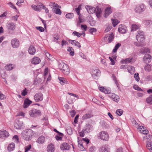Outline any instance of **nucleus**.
I'll use <instances>...</instances> for the list:
<instances>
[{
	"instance_id": "30",
	"label": "nucleus",
	"mask_w": 152,
	"mask_h": 152,
	"mask_svg": "<svg viewBox=\"0 0 152 152\" xmlns=\"http://www.w3.org/2000/svg\"><path fill=\"white\" fill-rule=\"evenodd\" d=\"M99 152H109L108 148L104 145L101 147L99 150Z\"/></svg>"
},
{
	"instance_id": "51",
	"label": "nucleus",
	"mask_w": 152,
	"mask_h": 152,
	"mask_svg": "<svg viewBox=\"0 0 152 152\" xmlns=\"http://www.w3.org/2000/svg\"><path fill=\"white\" fill-rule=\"evenodd\" d=\"M114 38L113 35V34L112 33L110 35L108 36V39L109 40V42H111Z\"/></svg>"
},
{
	"instance_id": "21",
	"label": "nucleus",
	"mask_w": 152,
	"mask_h": 152,
	"mask_svg": "<svg viewBox=\"0 0 152 152\" xmlns=\"http://www.w3.org/2000/svg\"><path fill=\"white\" fill-rule=\"evenodd\" d=\"M69 42L72 44L77 47L79 48H80L81 47L80 43L77 41L70 39L69 40Z\"/></svg>"
},
{
	"instance_id": "9",
	"label": "nucleus",
	"mask_w": 152,
	"mask_h": 152,
	"mask_svg": "<svg viewBox=\"0 0 152 152\" xmlns=\"http://www.w3.org/2000/svg\"><path fill=\"white\" fill-rule=\"evenodd\" d=\"M23 122L19 120H17L14 124L15 127L16 129H20L23 126Z\"/></svg>"
},
{
	"instance_id": "53",
	"label": "nucleus",
	"mask_w": 152,
	"mask_h": 152,
	"mask_svg": "<svg viewBox=\"0 0 152 152\" xmlns=\"http://www.w3.org/2000/svg\"><path fill=\"white\" fill-rule=\"evenodd\" d=\"M134 88L137 91H143V90L137 85H134L133 86Z\"/></svg>"
},
{
	"instance_id": "42",
	"label": "nucleus",
	"mask_w": 152,
	"mask_h": 152,
	"mask_svg": "<svg viewBox=\"0 0 152 152\" xmlns=\"http://www.w3.org/2000/svg\"><path fill=\"white\" fill-rule=\"evenodd\" d=\"M139 28V26L136 24H133L132 26V31H135Z\"/></svg>"
},
{
	"instance_id": "45",
	"label": "nucleus",
	"mask_w": 152,
	"mask_h": 152,
	"mask_svg": "<svg viewBox=\"0 0 152 152\" xmlns=\"http://www.w3.org/2000/svg\"><path fill=\"white\" fill-rule=\"evenodd\" d=\"M146 101L148 103L150 104H152V96L150 95L146 99Z\"/></svg>"
},
{
	"instance_id": "55",
	"label": "nucleus",
	"mask_w": 152,
	"mask_h": 152,
	"mask_svg": "<svg viewBox=\"0 0 152 152\" xmlns=\"http://www.w3.org/2000/svg\"><path fill=\"white\" fill-rule=\"evenodd\" d=\"M134 77L136 81L137 82L139 81L140 80V78L138 73H135L134 74Z\"/></svg>"
},
{
	"instance_id": "23",
	"label": "nucleus",
	"mask_w": 152,
	"mask_h": 152,
	"mask_svg": "<svg viewBox=\"0 0 152 152\" xmlns=\"http://www.w3.org/2000/svg\"><path fill=\"white\" fill-rule=\"evenodd\" d=\"M45 141V138L43 136H40L36 140L37 143L42 144L44 143Z\"/></svg>"
},
{
	"instance_id": "37",
	"label": "nucleus",
	"mask_w": 152,
	"mask_h": 152,
	"mask_svg": "<svg viewBox=\"0 0 152 152\" xmlns=\"http://www.w3.org/2000/svg\"><path fill=\"white\" fill-rule=\"evenodd\" d=\"M146 146L150 152H152V142H147Z\"/></svg>"
},
{
	"instance_id": "5",
	"label": "nucleus",
	"mask_w": 152,
	"mask_h": 152,
	"mask_svg": "<svg viewBox=\"0 0 152 152\" xmlns=\"http://www.w3.org/2000/svg\"><path fill=\"white\" fill-rule=\"evenodd\" d=\"M136 39L137 41L144 42L145 39L144 32L142 31H138L136 36Z\"/></svg>"
},
{
	"instance_id": "54",
	"label": "nucleus",
	"mask_w": 152,
	"mask_h": 152,
	"mask_svg": "<svg viewBox=\"0 0 152 152\" xmlns=\"http://www.w3.org/2000/svg\"><path fill=\"white\" fill-rule=\"evenodd\" d=\"M116 113L117 114H118L119 116H120L122 114L123 111L121 110L118 109L116 110Z\"/></svg>"
},
{
	"instance_id": "24",
	"label": "nucleus",
	"mask_w": 152,
	"mask_h": 152,
	"mask_svg": "<svg viewBox=\"0 0 152 152\" xmlns=\"http://www.w3.org/2000/svg\"><path fill=\"white\" fill-rule=\"evenodd\" d=\"M32 102L28 99H26L24 101L23 107L25 108H27Z\"/></svg>"
},
{
	"instance_id": "62",
	"label": "nucleus",
	"mask_w": 152,
	"mask_h": 152,
	"mask_svg": "<svg viewBox=\"0 0 152 152\" xmlns=\"http://www.w3.org/2000/svg\"><path fill=\"white\" fill-rule=\"evenodd\" d=\"M8 5H9L10 6L11 8L17 10V8L15 7L13 4L11 2H10L7 4Z\"/></svg>"
},
{
	"instance_id": "49",
	"label": "nucleus",
	"mask_w": 152,
	"mask_h": 152,
	"mask_svg": "<svg viewBox=\"0 0 152 152\" xmlns=\"http://www.w3.org/2000/svg\"><path fill=\"white\" fill-rule=\"evenodd\" d=\"M112 77L113 80L114 81L117 87L119 89H120V88L119 86V84L118 83L117 81L116 80V78L115 77L114 75H113Z\"/></svg>"
},
{
	"instance_id": "15",
	"label": "nucleus",
	"mask_w": 152,
	"mask_h": 152,
	"mask_svg": "<svg viewBox=\"0 0 152 152\" xmlns=\"http://www.w3.org/2000/svg\"><path fill=\"white\" fill-rule=\"evenodd\" d=\"M11 44L13 48H17L19 45V41L16 39H14L11 41Z\"/></svg>"
},
{
	"instance_id": "29",
	"label": "nucleus",
	"mask_w": 152,
	"mask_h": 152,
	"mask_svg": "<svg viewBox=\"0 0 152 152\" xmlns=\"http://www.w3.org/2000/svg\"><path fill=\"white\" fill-rule=\"evenodd\" d=\"M144 69L146 72H150L152 70V65L150 64H146L144 67Z\"/></svg>"
},
{
	"instance_id": "1",
	"label": "nucleus",
	"mask_w": 152,
	"mask_h": 152,
	"mask_svg": "<svg viewBox=\"0 0 152 152\" xmlns=\"http://www.w3.org/2000/svg\"><path fill=\"white\" fill-rule=\"evenodd\" d=\"M32 131L31 129L25 130L22 133V136L23 139L26 140H30L33 135Z\"/></svg>"
},
{
	"instance_id": "22",
	"label": "nucleus",
	"mask_w": 152,
	"mask_h": 152,
	"mask_svg": "<svg viewBox=\"0 0 152 152\" xmlns=\"http://www.w3.org/2000/svg\"><path fill=\"white\" fill-rule=\"evenodd\" d=\"M143 23L145 26L150 27L152 26V21L150 20H143Z\"/></svg>"
},
{
	"instance_id": "13",
	"label": "nucleus",
	"mask_w": 152,
	"mask_h": 152,
	"mask_svg": "<svg viewBox=\"0 0 152 152\" xmlns=\"http://www.w3.org/2000/svg\"><path fill=\"white\" fill-rule=\"evenodd\" d=\"M70 148L69 145L66 142H64L61 144L60 148L62 150H69Z\"/></svg>"
},
{
	"instance_id": "56",
	"label": "nucleus",
	"mask_w": 152,
	"mask_h": 152,
	"mask_svg": "<svg viewBox=\"0 0 152 152\" xmlns=\"http://www.w3.org/2000/svg\"><path fill=\"white\" fill-rule=\"evenodd\" d=\"M36 28L41 32H42L44 31V29L41 26H37L36 27Z\"/></svg>"
},
{
	"instance_id": "39",
	"label": "nucleus",
	"mask_w": 152,
	"mask_h": 152,
	"mask_svg": "<svg viewBox=\"0 0 152 152\" xmlns=\"http://www.w3.org/2000/svg\"><path fill=\"white\" fill-rule=\"evenodd\" d=\"M67 50L69 52V53L71 56H73L74 55V50L72 47H69L67 49Z\"/></svg>"
},
{
	"instance_id": "8",
	"label": "nucleus",
	"mask_w": 152,
	"mask_h": 152,
	"mask_svg": "<svg viewBox=\"0 0 152 152\" xmlns=\"http://www.w3.org/2000/svg\"><path fill=\"white\" fill-rule=\"evenodd\" d=\"M34 99L35 101L37 102L42 101L43 99L42 94L40 93H37L34 96Z\"/></svg>"
},
{
	"instance_id": "20",
	"label": "nucleus",
	"mask_w": 152,
	"mask_h": 152,
	"mask_svg": "<svg viewBox=\"0 0 152 152\" xmlns=\"http://www.w3.org/2000/svg\"><path fill=\"white\" fill-rule=\"evenodd\" d=\"M36 50L34 47L32 45H31L28 49L29 53L32 55H34L36 52Z\"/></svg>"
},
{
	"instance_id": "10",
	"label": "nucleus",
	"mask_w": 152,
	"mask_h": 152,
	"mask_svg": "<svg viewBox=\"0 0 152 152\" xmlns=\"http://www.w3.org/2000/svg\"><path fill=\"white\" fill-rule=\"evenodd\" d=\"M151 60V56L148 54H145L143 58V61L145 63H148Z\"/></svg>"
},
{
	"instance_id": "40",
	"label": "nucleus",
	"mask_w": 152,
	"mask_h": 152,
	"mask_svg": "<svg viewBox=\"0 0 152 152\" xmlns=\"http://www.w3.org/2000/svg\"><path fill=\"white\" fill-rule=\"evenodd\" d=\"M13 68L12 64H8L5 66V69L7 70H10Z\"/></svg>"
},
{
	"instance_id": "46",
	"label": "nucleus",
	"mask_w": 152,
	"mask_h": 152,
	"mask_svg": "<svg viewBox=\"0 0 152 152\" xmlns=\"http://www.w3.org/2000/svg\"><path fill=\"white\" fill-rule=\"evenodd\" d=\"M121 46V44L120 43H118L116 45L114 49L113 50V52L114 53L116 52L118 48Z\"/></svg>"
},
{
	"instance_id": "48",
	"label": "nucleus",
	"mask_w": 152,
	"mask_h": 152,
	"mask_svg": "<svg viewBox=\"0 0 152 152\" xmlns=\"http://www.w3.org/2000/svg\"><path fill=\"white\" fill-rule=\"evenodd\" d=\"M12 139L14 142L18 143L19 141V138L18 135H15L13 137Z\"/></svg>"
},
{
	"instance_id": "17",
	"label": "nucleus",
	"mask_w": 152,
	"mask_h": 152,
	"mask_svg": "<svg viewBox=\"0 0 152 152\" xmlns=\"http://www.w3.org/2000/svg\"><path fill=\"white\" fill-rule=\"evenodd\" d=\"M31 63L34 64H39L41 61L39 58L37 57H34L31 60Z\"/></svg>"
},
{
	"instance_id": "59",
	"label": "nucleus",
	"mask_w": 152,
	"mask_h": 152,
	"mask_svg": "<svg viewBox=\"0 0 152 152\" xmlns=\"http://www.w3.org/2000/svg\"><path fill=\"white\" fill-rule=\"evenodd\" d=\"M6 98V96L0 91V99L3 100L5 99Z\"/></svg>"
},
{
	"instance_id": "52",
	"label": "nucleus",
	"mask_w": 152,
	"mask_h": 152,
	"mask_svg": "<svg viewBox=\"0 0 152 152\" xmlns=\"http://www.w3.org/2000/svg\"><path fill=\"white\" fill-rule=\"evenodd\" d=\"M73 34L74 35V36H76L78 37H79L82 35V34L76 31H74L73 33Z\"/></svg>"
},
{
	"instance_id": "32",
	"label": "nucleus",
	"mask_w": 152,
	"mask_h": 152,
	"mask_svg": "<svg viewBox=\"0 0 152 152\" xmlns=\"http://www.w3.org/2000/svg\"><path fill=\"white\" fill-rule=\"evenodd\" d=\"M99 89L102 92L105 94H109L110 92V91L109 90L104 88V87H99Z\"/></svg>"
},
{
	"instance_id": "14",
	"label": "nucleus",
	"mask_w": 152,
	"mask_h": 152,
	"mask_svg": "<svg viewBox=\"0 0 152 152\" xmlns=\"http://www.w3.org/2000/svg\"><path fill=\"white\" fill-rule=\"evenodd\" d=\"M108 96L112 99L113 101L117 102L119 100V97L118 96L116 95L114 93H109Z\"/></svg>"
},
{
	"instance_id": "6",
	"label": "nucleus",
	"mask_w": 152,
	"mask_h": 152,
	"mask_svg": "<svg viewBox=\"0 0 152 152\" xmlns=\"http://www.w3.org/2000/svg\"><path fill=\"white\" fill-rule=\"evenodd\" d=\"M93 77L95 79H97L100 74V71L97 67L93 68L91 70Z\"/></svg>"
},
{
	"instance_id": "31",
	"label": "nucleus",
	"mask_w": 152,
	"mask_h": 152,
	"mask_svg": "<svg viewBox=\"0 0 152 152\" xmlns=\"http://www.w3.org/2000/svg\"><path fill=\"white\" fill-rule=\"evenodd\" d=\"M128 72L131 74H133L134 73L135 71V68L132 66H129L127 68Z\"/></svg>"
},
{
	"instance_id": "58",
	"label": "nucleus",
	"mask_w": 152,
	"mask_h": 152,
	"mask_svg": "<svg viewBox=\"0 0 152 152\" xmlns=\"http://www.w3.org/2000/svg\"><path fill=\"white\" fill-rule=\"evenodd\" d=\"M31 148V145H29L25 147V152H27L29 151Z\"/></svg>"
},
{
	"instance_id": "25",
	"label": "nucleus",
	"mask_w": 152,
	"mask_h": 152,
	"mask_svg": "<svg viewBox=\"0 0 152 152\" xmlns=\"http://www.w3.org/2000/svg\"><path fill=\"white\" fill-rule=\"evenodd\" d=\"M110 7H108L105 10L104 17L107 18L112 12Z\"/></svg>"
},
{
	"instance_id": "63",
	"label": "nucleus",
	"mask_w": 152,
	"mask_h": 152,
	"mask_svg": "<svg viewBox=\"0 0 152 152\" xmlns=\"http://www.w3.org/2000/svg\"><path fill=\"white\" fill-rule=\"evenodd\" d=\"M62 136L59 135H56L55 136V138L57 140H61L62 139Z\"/></svg>"
},
{
	"instance_id": "34",
	"label": "nucleus",
	"mask_w": 152,
	"mask_h": 152,
	"mask_svg": "<svg viewBox=\"0 0 152 152\" xmlns=\"http://www.w3.org/2000/svg\"><path fill=\"white\" fill-rule=\"evenodd\" d=\"M140 52L142 54L149 53L150 52V50L148 48H143L140 49Z\"/></svg>"
},
{
	"instance_id": "64",
	"label": "nucleus",
	"mask_w": 152,
	"mask_h": 152,
	"mask_svg": "<svg viewBox=\"0 0 152 152\" xmlns=\"http://www.w3.org/2000/svg\"><path fill=\"white\" fill-rule=\"evenodd\" d=\"M81 27L82 29L84 30L85 31H86L87 30V27L86 25H81Z\"/></svg>"
},
{
	"instance_id": "43",
	"label": "nucleus",
	"mask_w": 152,
	"mask_h": 152,
	"mask_svg": "<svg viewBox=\"0 0 152 152\" xmlns=\"http://www.w3.org/2000/svg\"><path fill=\"white\" fill-rule=\"evenodd\" d=\"M82 4H81L78 6L77 8L75 9V10L79 15H80V10L81 9Z\"/></svg>"
},
{
	"instance_id": "19",
	"label": "nucleus",
	"mask_w": 152,
	"mask_h": 152,
	"mask_svg": "<svg viewBox=\"0 0 152 152\" xmlns=\"http://www.w3.org/2000/svg\"><path fill=\"white\" fill-rule=\"evenodd\" d=\"M7 27L9 30H13L15 28V25L13 23H7Z\"/></svg>"
},
{
	"instance_id": "41",
	"label": "nucleus",
	"mask_w": 152,
	"mask_h": 152,
	"mask_svg": "<svg viewBox=\"0 0 152 152\" xmlns=\"http://www.w3.org/2000/svg\"><path fill=\"white\" fill-rule=\"evenodd\" d=\"M53 11L54 13L56 14L59 15H61V10L59 8H54Z\"/></svg>"
},
{
	"instance_id": "27",
	"label": "nucleus",
	"mask_w": 152,
	"mask_h": 152,
	"mask_svg": "<svg viewBox=\"0 0 152 152\" xmlns=\"http://www.w3.org/2000/svg\"><path fill=\"white\" fill-rule=\"evenodd\" d=\"M47 150L48 152H53L54 150V147L52 144H49L47 148Z\"/></svg>"
},
{
	"instance_id": "50",
	"label": "nucleus",
	"mask_w": 152,
	"mask_h": 152,
	"mask_svg": "<svg viewBox=\"0 0 152 152\" xmlns=\"http://www.w3.org/2000/svg\"><path fill=\"white\" fill-rule=\"evenodd\" d=\"M142 42H139L137 41V42H134V45L137 46H143V44L141 43Z\"/></svg>"
},
{
	"instance_id": "28",
	"label": "nucleus",
	"mask_w": 152,
	"mask_h": 152,
	"mask_svg": "<svg viewBox=\"0 0 152 152\" xmlns=\"http://www.w3.org/2000/svg\"><path fill=\"white\" fill-rule=\"evenodd\" d=\"M143 140H146L148 142H150L152 141V136L151 135H148L143 137Z\"/></svg>"
},
{
	"instance_id": "33",
	"label": "nucleus",
	"mask_w": 152,
	"mask_h": 152,
	"mask_svg": "<svg viewBox=\"0 0 152 152\" xmlns=\"http://www.w3.org/2000/svg\"><path fill=\"white\" fill-rule=\"evenodd\" d=\"M93 115L91 114L86 113L84 114L82 117V120H85L92 117Z\"/></svg>"
},
{
	"instance_id": "60",
	"label": "nucleus",
	"mask_w": 152,
	"mask_h": 152,
	"mask_svg": "<svg viewBox=\"0 0 152 152\" xmlns=\"http://www.w3.org/2000/svg\"><path fill=\"white\" fill-rule=\"evenodd\" d=\"M19 15H16L15 16H14L12 17V20H13L16 21L17 20V18L18 17Z\"/></svg>"
},
{
	"instance_id": "2",
	"label": "nucleus",
	"mask_w": 152,
	"mask_h": 152,
	"mask_svg": "<svg viewBox=\"0 0 152 152\" xmlns=\"http://www.w3.org/2000/svg\"><path fill=\"white\" fill-rule=\"evenodd\" d=\"M59 68L61 71L65 75H68L69 73V69L68 65L64 63L60 64Z\"/></svg>"
},
{
	"instance_id": "47",
	"label": "nucleus",
	"mask_w": 152,
	"mask_h": 152,
	"mask_svg": "<svg viewBox=\"0 0 152 152\" xmlns=\"http://www.w3.org/2000/svg\"><path fill=\"white\" fill-rule=\"evenodd\" d=\"M111 20L112 22V23L114 27H115L119 23L117 19H112Z\"/></svg>"
},
{
	"instance_id": "7",
	"label": "nucleus",
	"mask_w": 152,
	"mask_h": 152,
	"mask_svg": "<svg viewBox=\"0 0 152 152\" xmlns=\"http://www.w3.org/2000/svg\"><path fill=\"white\" fill-rule=\"evenodd\" d=\"M145 9V7L143 4H141L137 5L135 10L137 12L140 13L144 11Z\"/></svg>"
},
{
	"instance_id": "35",
	"label": "nucleus",
	"mask_w": 152,
	"mask_h": 152,
	"mask_svg": "<svg viewBox=\"0 0 152 152\" xmlns=\"http://www.w3.org/2000/svg\"><path fill=\"white\" fill-rule=\"evenodd\" d=\"M58 79L60 81V83L62 85H63L64 83H67V81L66 79L62 77H59Z\"/></svg>"
},
{
	"instance_id": "11",
	"label": "nucleus",
	"mask_w": 152,
	"mask_h": 152,
	"mask_svg": "<svg viewBox=\"0 0 152 152\" xmlns=\"http://www.w3.org/2000/svg\"><path fill=\"white\" fill-rule=\"evenodd\" d=\"M85 8L87 10L88 12L90 14H93L96 11V8L93 7L89 5H86Z\"/></svg>"
},
{
	"instance_id": "4",
	"label": "nucleus",
	"mask_w": 152,
	"mask_h": 152,
	"mask_svg": "<svg viewBox=\"0 0 152 152\" xmlns=\"http://www.w3.org/2000/svg\"><path fill=\"white\" fill-rule=\"evenodd\" d=\"M41 111L39 110L35 109H32L29 111V114L30 116L32 117H36L41 115Z\"/></svg>"
},
{
	"instance_id": "16",
	"label": "nucleus",
	"mask_w": 152,
	"mask_h": 152,
	"mask_svg": "<svg viewBox=\"0 0 152 152\" xmlns=\"http://www.w3.org/2000/svg\"><path fill=\"white\" fill-rule=\"evenodd\" d=\"M118 31L121 34H124L126 32V27L124 25H120L119 26Z\"/></svg>"
},
{
	"instance_id": "36",
	"label": "nucleus",
	"mask_w": 152,
	"mask_h": 152,
	"mask_svg": "<svg viewBox=\"0 0 152 152\" xmlns=\"http://www.w3.org/2000/svg\"><path fill=\"white\" fill-rule=\"evenodd\" d=\"M132 60V58H129L124 60H122L121 61L122 64H127L130 63Z\"/></svg>"
},
{
	"instance_id": "18",
	"label": "nucleus",
	"mask_w": 152,
	"mask_h": 152,
	"mask_svg": "<svg viewBox=\"0 0 152 152\" xmlns=\"http://www.w3.org/2000/svg\"><path fill=\"white\" fill-rule=\"evenodd\" d=\"M86 133L89 132L92 129V126L89 124H87L85 127L83 129Z\"/></svg>"
},
{
	"instance_id": "61",
	"label": "nucleus",
	"mask_w": 152,
	"mask_h": 152,
	"mask_svg": "<svg viewBox=\"0 0 152 152\" xmlns=\"http://www.w3.org/2000/svg\"><path fill=\"white\" fill-rule=\"evenodd\" d=\"M45 54L46 56L49 60L51 59L52 57L50 53L46 51L45 52Z\"/></svg>"
},
{
	"instance_id": "38",
	"label": "nucleus",
	"mask_w": 152,
	"mask_h": 152,
	"mask_svg": "<svg viewBox=\"0 0 152 152\" xmlns=\"http://www.w3.org/2000/svg\"><path fill=\"white\" fill-rule=\"evenodd\" d=\"M102 11L101 9L99 8H97V10L96 11V15L98 18H100L101 17Z\"/></svg>"
},
{
	"instance_id": "12",
	"label": "nucleus",
	"mask_w": 152,
	"mask_h": 152,
	"mask_svg": "<svg viewBox=\"0 0 152 152\" xmlns=\"http://www.w3.org/2000/svg\"><path fill=\"white\" fill-rule=\"evenodd\" d=\"M9 135V133L6 130H2L0 131V138H3L4 137H7Z\"/></svg>"
},
{
	"instance_id": "44",
	"label": "nucleus",
	"mask_w": 152,
	"mask_h": 152,
	"mask_svg": "<svg viewBox=\"0 0 152 152\" xmlns=\"http://www.w3.org/2000/svg\"><path fill=\"white\" fill-rule=\"evenodd\" d=\"M66 17L68 19H72L74 17V14L72 13H68L66 15Z\"/></svg>"
},
{
	"instance_id": "57",
	"label": "nucleus",
	"mask_w": 152,
	"mask_h": 152,
	"mask_svg": "<svg viewBox=\"0 0 152 152\" xmlns=\"http://www.w3.org/2000/svg\"><path fill=\"white\" fill-rule=\"evenodd\" d=\"M31 7L35 10L36 11H39V9L38 7L37 6L35 5H32Z\"/></svg>"
},
{
	"instance_id": "3",
	"label": "nucleus",
	"mask_w": 152,
	"mask_h": 152,
	"mask_svg": "<svg viewBox=\"0 0 152 152\" xmlns=\"http://www.w3.org/2000/svg\"><path fill=\"white\" fill-rule=\"evenodd\" d=\"M98 137L103 140L107 141L109 139V134L107 132L102 131L99 133Z\"/></svg>"
},
{
	"instance_id": "26",
	"label": "nucleus",
	"mask_w": 152,
	"mask_h": 152,
	"mask_svg": "<svg viewBox=\"0 0 152 152\" xmlns=\"http://www.w3.org/2000/svg\"><path fill=\"white\" fill-rule=\"evenodd\" d=\"M15 148V144L14 143L12 142L9 144L7 147V150L8 151H13Z\"/></svg>"
}]
</instances>
